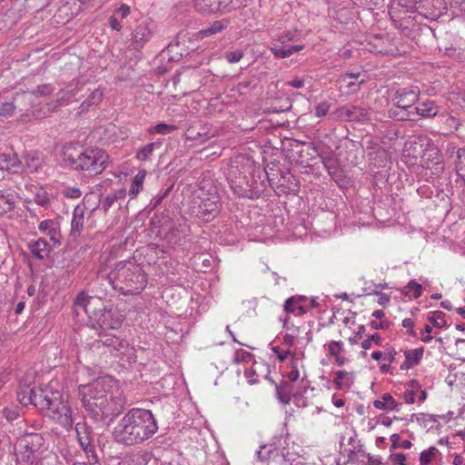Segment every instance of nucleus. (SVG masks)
<instances>
[{
  "label": "nucleus",
  "mask_w": 465,
  "mask_h": 465,
  "mask_svg": "<svg viewBox=\"0 0 465 465\" xmlns=\"http://www.w3.org/2000/svg\"><path fill=\"white\" fill-rule=\"evenodd\" d=\"M343 351V343L341 341H331L328 344V352L331 357L340 355Z\"/></svg>",
  "instance_id": "obj_46"
},
{
  "label": "nucleus",
  "mask_w": 465,
  "mask_h": 465,
  "mask_svg": "<svg viewBox=\"0 0 465 465\" xmlns=\"http://www.w3.org/2000/svg\"><path fill=\"white\" fill-rule=\"evenodd\" d=\"M109 25H110V27L115 31H120L123 27L121 22L114 15L110 16Z\"/></svg>",
  "instance_id": "obj_64"
},
{
  "label": "nucleus",
  "mask_w": 465,
  "mask_h": 465,
  "mask_svg": "<svg viewBox=\"0 0 465 465\" xmlns=\"http://www.w3.org/2000/svg\"><path fill=\"white\" fill-rule=\"evenodd\" d=\"M53 395L50 391L38 388L36 395H35V407L41 411L52 410L53 405L55 404Z\"/></svg>",
  "instance_id": "obj_19"
},
{
  "label": "nucleus",
  "mask_w": 465,
  "mask_h": 465,
  "mask_svg": "<svg viewBox=\"0 0 465 465\" xmlns=\"http://www.w3.org/2000/svg\"><path fill=\"white\" fill-rule=\"evenodd\" d=\"M35 202L40 206H46L50 203V198L45 192L40 190L35 194Z\"/></svg>",
  "instance_id": "obj_50"
},
{
  "label": "nucleus",
  "mask_w": 465,
  "mask_h": 465,
  "mask_svg": "<svg viewBox=\"0 0 465 465\" xmlns=\"http://www.w3.org/2000/svg\"><path fill=\"white\" fill-rule=\"evenodd\" d=\"M96 300L85 295L84 293H80L75 299V305L81 306L84 308L85 313L89 316L90 320H92L93 327L96 328V325L100 329L104 330H114L116 329V325L118 322H112V312L111 310H107L105 306H102L100 308H96L94 303ZM97 302H100V300H97Z\"/></svg>",
  "instance_id": "obj_6"
},
{
  "label": "nucleus",
  "mask_w": 465,
  "mask_h": 465,
  "mask_svg": "<svg viewBox=\"0 0 465 465\" xmlns=\"http://www.w3.org/2000/svg\"><path fill=\"white\" fill-rule=\"evenodd\" d=\"M117 14H119L121 15V17L124 19V18H126L129 15H130V12H131V9H130V6L125 5V4H123L121 5V6L116 10Z\"/></svg>",
  "instance_id": "obj_63"
},
{
  "label": "nucleus",
  "mask_w": 465,
  "mask_h": 465,
  "mask_svg": "<svg viewBox=\"0 0 465 465\" xmlns=\"http://www.w3.org/2000/svg\"><path fill=\"white\" fill-rule=\"evenodd\" d=\"M25 163L31 173L37 172L42 167V160L38 152H31L25 155Z\"/></svg>",
  "instance_id": "obj_34"
},
{
  "label": "nucleus",
  "mask_w": 465,
  "mask_h": 465,
  "mask_svg": "<svg viewBox=\"0 0 465 465\" xmlns=\"http://www.w3.org/2000/svg\"><path fill=\"white\" fill-rule=\"evenodd\" d=\"M436 450L437 449L435 447H431L428 450H423L420 454V465H428L430 462L432 457L435 455Z\"/></svg>",
  "instance_id": "obj_45"
},
{
  "label": "nucleus",
  "mask_w": 465,
  "mask_h": 465,
  "mask_svg": "<svg viewBox=\"0 0 465 465\" xmlns=\"http://www.w3.org/2000/svg\"><path fill=\"white\" fill-rule=\"evenodd\" d=\"M217 5H220V12H231L234 6L232 5V0H217Z\"/></svg>",
  "instance_id": "obj_58"
},
{
  "label": "nucleus",
  "mask_w": 465,
  "mask_h": 465,
  "mask_svg": "<svg viewBox=\"0 0 465 465\" xmlns=\"http://www.w3.org/2000/svg\"><path fill=\"white\" fill-rule=\"evenodd\" d=\"M98 331V339H95L94 342L89 343L90 349H100L101 346H104L110 349L112 352L114 351L115 357L122 356H132L134 353V348L129 345L127 341L117 337L113 333H108L104 329Z\"/></svg>",
  "instance_id": "obj_8"
},
{
  "label": "nucleus",
  "mask_w": 465,
  "mask_h": 465,
  "mask_svg": "<svg viewBox=\"0 0 465 465\" xmlns=\"http://www.w3.org/2000/svg\"><path fill=\"white\" fill-rule=\"evenodd\" d=\"M191 209L196 217L209 222L219 213L220 197L216 192H205L201 189L193 199Z\"/></svg>",
  "instance_id": "obj_7"
},
{
  "label": "nucleus",
  "mask_w": 465,
  "mask_h": 465,
  "mask_svg": "<svg viewBox=\"0 0 465 465\" xmlns=\"http://www.w3.org/2000/svg\"><path fill=\"white\" fill-rule=\"evenodd\" d=\"M419 95L420 89L417 86L402 88L396 92L393 101L398 109L414 110Z\"/></svg>",
  "instance_id": "obj_12"
},
{
  "label": "nucleus",
  "mask_w": 465,
  "mask_h": 465,
  "mask_svg": "<svg viewBox=\"0 0 465 465\" xmlns=\"http://www.w3.org/2000/svg\"><path fill=\"white\" fill-rule=\"evenodd\" d=\"M145 175L146 172L144 170H140L138 173L134 177L129 190V195L132 199L135 198L143 189Z\"/></svg>",
  "instance_id": "obj_33"
},
{
  "label": "nucleus",
  "mask_w": 465,
  "mask_h": 465,
  "mask_svg": "<svg viewBox=\"0 0 465 465\" xmlns=\"http://www.w3.org/2000/svg\"><path fill=\"white\" fill-rule=\"evenodd\" d=\"M255 173H258L260 177L262 170L252 158L245 155L235 156L228 169L227 179L231 188L239 196L251 198L253 192L259 190L257 181L254 179Z\"/></svg>",
  "instance_id": "obj_3"
},
{
  "label": "nucleus",
  "mask_w": 465,
  "mask_h": 465,
  "mask_svg": "<svg viewBox=\"0 0 465 465\" xmlns=\"http://www.w3.org/2000/svg\"><path fill=\"white\" fill-rule=\"evenodd\" d=\"M162 145H163L162 142H159V141L149 143L145 144L144 146L139 148L136 151L135 158L138 161H142V162L147 161L151 158L153 152L157 149H160L162 147Z\"/></svg>",
  "instance_id": "obj_27"
},
{
  "label": "nucleus",
  "mask_w": 465,
  "mask_h": 465,
  "mask_svg": "<svg viewBox=\"0 0 465 465\" xmlns=\"http://www.w3.org/2000/svg\"><path fill=\"white\" fill-rule=\"evenodd\" d=\"M28 247L35 258L38 260H44L54 248H57L58 246H53V243L50 241L47 242L44 238H39L37 241L30 242Z\"/></svg>",
  "instance_id": "obj_17"
},
{
  "label": "nucleus",
  "mask_w": 465,
  "mask_h": 465,
  "mask_svg": "<svg viewBox=\"0 0 465 465\" xmlns=\"http://www.w3.org/2000/svg\"><path fill=\"white\" fill-rule=\"evenodd\" d=\"M256 374L255 371L252 368L246 369L244 371V376L248 379V383L251 385L256 384L258 382L257 380L253 379V376Z\"/></svg>",
  "instance_id": "obj_62"
},
{
  "label": "nucleus",
  "mask_w": 465,
  "mask_h": 465,
  "mask_svg": "<svg viewBox=\"0 0 465 465\" xmlns=\"http://www.w3.org/2000/svg\"><path fill=\"white\" fill-rule=\"evenodd\" d=\"M400 439H401L400 435L397 433H394L391 436V450H395L398 448H402V449L408 450L412 446L411 442L408 440H403L402 443H400Z\"/></svg>",
  "instance_id": "obj_41"
},
{
  "label": "nucleus",
  "mask_w": 465,
  "mask_h": 465,
  "mask_svg": "<svg viewBox=\"0 0 465 465\" xmlns=\"http://www.w3.org/2000/svg\"><path fill=\"white\" fill-rule=\"evenodd\" d=\"M365 331H366L365 326L361 325L358 328V331L355 333V335L353 337L349 338L350 343L357 344L362 339V336H363Z\"/></svg>",
  "instance_id": "obj_56"
},
{
  "label": "nucleus",
  "mask_w": 465,
  "mask_h": 465,
  "mask_svg": "<svg viewBox=\"0 0 465 465\" xmlns=\"http://www.w3.org/2000/svg\"><path fill=\"white\" fill-rule=\"evenodd\" d=\"M389 114L391 117L399 121L414 120V116H416L413 109H408V111L406 109H399V111L391 109Z\"/></svg>",
  "instance_id": "obj_38"
},
{
  "label": "nucleus",
  "mask_w": 465,
  "mask_h": 465,
  "mask_svg": "<svg viewBox=\"0 0 465 465\" xmlns=\"http://www.w3.org/2000/svg\"><path fill=\"white\" fill-rule=\"evenodd\" d=\"M446 314L441 311L432 312L428 316V321L436 328H444L447 326L445 320Z\"/></svg>",
  "instance_id": "obj_37"
},
{
  "label": "nucleus",
  "mask_w": 465,
  "mask_h": 465,
  "mask_svg": "<svg viewBox=\"0 0 465 465\" xmlns=\"http://www.w3.org/2000/svg\"><path fill=\"white\" fill-rule=\"evenodd\" d=\"M271 52L276 58H286L292 55V52L288 48L272 47Z\"/></svg>",
  "instance_id": "obj_51"
},
{
  "label": "nucleus",
  "mask_w": 465,
  "mask_h": 465,
  "mask_svg": "<svg viewBox=\"0 0 465 465\" xmlns=\"http://www.w3.org/2000/svg\"><path fill=\"white\" fill-rule=\"evenodd\" d=\"M217 0H193L195 9L200 13L218 12L220 5Z\"/></svg>",
  "instance_id": "obj_30"
},
{
  "label": "nucleus",
  "mask_w": 465,
  "mask_h": 465,
  "mask_svg": "<svg viewBox=\"0 0 465 465\" xmlns=\"http://www.w3.org/2000/svg\"><path fill=\"white\" fill-rule=\"evenodd\" d=\"M62 194L66 197V198H70V199H77L81 196L82 194V192L79 188L77 187H65L63 191H62Z\"/></svg>",
  "instance_id": "obj_47"
},
{
  "label": "nucleus",
  "mask_w": 465,
  "mask_h": 465,
  "mask_svg": "<svg viewBox=\"0 0 465 465\" xmlns=\"http://www.w3.org/2000/svg\"><path fill=\"white\" fill-rule=\"evenodd\" d=\"M286 84L295 89H301L304 86V80L300 77H295L289 81Z\"/></svg>",
  "instance_id": "obj_61"
},
{
  "label": "nucleus",
  "mask_w": 465,
  "mask_h": 465,
  "mask_svg": "<svg viewBox=\"0 0 465 465\" xmlns=\"http://www.w3.org/2000/svg\"><path fill=\"white\" fill-rule=\"evenodd\" d=\"M127 194L125 188H121L119 190H115L108 193L104 202H103V209L104 212H107L110 207L118 200L125 198Z\"/></svg>",
  "instance_id": "obj_32"
},
{
  "label": "nucleus",
  "mask_w": 465,
  "mask_h": 465,
  "mask_svg": "<svg viewBox=\"0 0 465 465\" xmlns=\"http://www.w3.org/2000/svg\"><path fill=\"white\" fill-rule=\"evenodd\" d=\"M423 347L405 351V361L401 364V370L407 371L413 367L414 365L419 364L423 356Z\"/></svg>",
  "instance_id": "obj_20"
},
{
  "label": "nucleus",
  "mask_w": 465,
  "mask_h": 465,
  "mask_svg": "<svg viewBox=\"0 0 465 465\" xmlns=\"http://www.w3.org/2000/svg\"><path fill=\"white\" fill-rule=\"evenodd\" d=\"M103 99V92L99 89L94 90L89 96L81 104L82 111L87 110L88 107L99 104Z\"/></svg>",
  "instance_id": "obj_36"
},
{
  "label": "nucleus",
  "mask_w": 465,
  "mask_h": 465,
  "mask_svg": "<svg viewBox=\"0 0 465 465\" xmlns=\"http://www.w3.org/2000/svg\"><path fill=\"white\" fill-rule=\"evenodd\" d=\"M401 325L407 329L408 334L413 338L417 337V333L413 330L414 321L411 318H406L402 321Z\"/></svg>",
  "instance_id": "obj_53"
},
{
  "label": "nucleus",
  "mask_w": 465,
  "mask_h": 465,
  "mask_svg": "<svg viewBox=\"0 0 465 465\" xmlns=\"http://www.w3.org/2000/svg\"><path fill=\"white\" fill-rule=\"evenodd\" d=\"M432 331V327L430 325H426L424 328V331L421 333L420 340L428 343L432 340V336L430 335V333Z\"/></svg>",
  "instance_id": "obj_60"
},
{
  "label": "nucleus",
  "mask_w": 465,
  "mask_h": 465,
  "mask_svg": "<svg viewBox=\"0 0 465 465\" xmlns=\"http://www.w3.org/2000/svg\"><path fill=\"white\" fill-rule=\"evenodd\" d=\"M107 278L114 289L124 295L138 294L147 283L142 266L132 261L119 262Z\"/></svg>",
  "instance_id": "obj_4"
},
{
  "label": "nucleus",
  "mask_w": 465,
  "mask_h": 465,
  "mask_svg": "<svg viewBox=\"0 0 465 465\" xmlns=\"http://www.w3.org/2000/svg\"><path fill=\"white\" fill-rule=\"evenodd\" d=\"M422 292L421 284L418 283L415 280L410 281V282L405 286L402 293L405 296H409L410 298L418 299Z\"/></svg>",
  "instance_id": "obj_35"
},
{
  "label": "nucleus",
  "mask_w": 465,
  "mask_h": 465,
  "mask_svg": "<svg viewBox=\"0 0 465 465\" xmlns=\"http://www.w3.org/2000/svg\"><path fill=\"white\" fill-rule=\"evenodd\" d=\"M38 230L49 237V241L53 243V246L61 245L62 235L60 223L56 219L42 221L38 225Z\"/></svg>",
  "instance_id": "obj_14"
},
{
  "label": "nucleus",
  "mask_w": 465,
  "mask_h": 465,
  "mask_svg": "<svg viewBox=\"0 0 465 465\" xmlns=\"http://www.w3.org/2000/svg\"><path fill=\"white\" fill-rule=\"evenodd\" d=\"M354 110L355 105L349 104L339 107L332 114L341 121L353 122L355 121Z\"/></svg>",
  "instance_id": "obj_28"
},
{
  "label": "nucleus",
  "mask_w": 465,
  "mask_h": 465,
  "mask_svg": "<svg viewBox=\"0 0 465 465\" xmlns=\"http://www.w3.org/2000/svg\"><path fill=\"white\" fill-rule=\"evenodd\" d=\"M353 372H348L346 371H338L335 373L333 383L336 389L341 390L344 388H350L353 383Z\"/></svg>",
  "instance_id": "obj_26"
},
{
  "label": "nucleus",
  "mask_w": 465,
  "mask_h": 465,
  "mask_svg": "<svg viewBox=\"0 0 465 465\" xmlns=\"http://www.w3.org/2000/svg\"><path fill=\"white\" fill-rule=\"evenodd\" d=\"M158 430L157 421L149 410L134 408L124 414L114 430V440L126 446L143 443Z\"/></svg>",
  "instance_id": "obj_2"
},
{
  "label": "nucleus",
  "mask_w": 465,
  "mask_h": 465,
  "mask_svg": "<svg viewBox=\"0 0 465 465\" xmlns=\"http://www.w3.org/2000/svg\"><path fill=\"white\" fill-rule=\"evenodd\" d=\"M87 461L74 462L72 465H99L96 454H85Z\"/></svg>",
  "instance_id": "obj_57"
},
{
  "label": "nucleus",
  "mask_w": 465,
  "mask_h": 465,
  "mask_svg": "<svg viewBox=\"0 0 465 465\" xmlns=\"http://www.w3.org/2000/svg\"><path fill=\"white\" fill-rule=\"evenodd\" d=\"M0 169L17 173L23 171L24 166L16 154H0Z\"/></svg>",
  "instance_id": "obj_18"
},
{
  "label": "nucleus",
  "mask_w": 465,
  "mask_h": 465,
  "mask_svg": "<svg viewBox=\"0 0 465 465\" xmlns=\"http://www.w3.org/2000/svg\"><path fill=\"white\" fill-rule=\"evenodd\" d=\"M272 351L277 355L279 361L283 362L289 355H292L290 351H282L280 347L272 348Z\"/></svg>",
  "instance_id": "obj_54"
},
{
  "label": "nucleus",
  "mask_w": 465,
  "mask_h": 465,
  "mask_svg": "<svg viewBox=\"0 0 465 465\" xmlns=\"http://www.w3.org/2000/svg\"><path fill=\"white\" fill-rule=\"evenodd\" d=\"M84 221V210L80 205H77L73 213L71 221V235L77 237L83 231Z\"/></svg>",
  "instance_id": "obj_21"
},
{
  "label": "nucleus",
  "mask_w": 465,
  "mask_h": 465,
  "mask_svg": "<svg viewBox=\"0 0 465 465\" xmlns=\"http://www.w3.org/2000/svg\"><path fill=\"white\" fill-rule=\"evenodd\" d=\"M15 105L13 102H6L0 104V116L2 117H11L15 111Z\"/></svg>",
  "instance_id": "obj_43"
},
{
  "label": "nucleus",
  "mask_w": 465,
  "mask_h": 465,
  "mask_svg": "<svg viewBox=\"0 0 465 465\" xmlns=\"http://www.w3.org/2000/svg\"><path fill=\"white\" fill-rule=\"evenodd\" d=\"M44 444V439L40 434L30 433L23 436L17 442V460L21 463H31L35 460V453Z\"/></svg>",
  "instance_id": "obj_9"
},
{
  "label": "nucleus",
  "mask_w": 465,
  "mask_h": 465,
  "mask_svg": "<svg viewBox=\"0 0 465 465\" xmlns=\"http://www.w3.org/2000/svg\"><path fill=\"white\" fill-rule=\"evenodd\" d=\"M276 397L284 405L290 403L293 391V386L288 381H282L276 385Z\"/></svg>",
  "instance_id": "obj_25"
},
{
  "label": "nucleus",
  "mask_w": 465,
  "mask_h": 465,
  "mask_svg": "<svg viewBox=\"0 0 465 465\" xmlns=\"http://www.w3.org/2000/svg\"><path fill=\"white\" fill-rule=\"evenodd\" d=\"M0 200H4L9 205V210L14 208L15 194L13 192L0 190Z\"/></svg>",
  "instance_id": "obj_48"
},
{
  "label": "nucleus",
  "mask_w": 465,
  "mask_h": 465,
  "mask_svg": "<svg viewBox=\"0 0 465 465\" xmlns=\"http://www.w3.org/2000/svg\"><path fill=\"white\" fill-rule=\"evenodd\" d=\"M72 147H67L64 152V159L72 167L88 176L101 173L110 163L109 155L100 148L85 149L80 152H71ZM75 150V148H74Z\"/></svg>",
  "instance_id": "obj_5"
},
{
  "label": "nucleus",
  "mask_w": 465,
  "mask_h": 465,
  "mask_svg": "<svg viewBox=\"0 0 465 465\" xmlns=\"http://www.w3.org/2000/svg\"><path fill=\"white\" fill-rule=\"evenodd\" d=\"M415 114L425 118H430L437 115L439 113V106L434 101L426 100L418 104L415 107Z\"/></svg>",
  "instance_id": "obj_22"
},
{
  "label": "nucleus",
  "mask_w": 465,
  "mask_h": 465,
  "mask_svg": "<svg viewBox=\"0 0 465 465\" xmlns=\"http://www.w3.org/2000/svg\"><path fill=\"white\" fill-rule=\"evenodd\" d=\"M373 405L378 410L399 411V404L390 393H384L381 400L374 401Z\"/></svg>",
  "instance_id": "obj_29"
},
{
  "label": "nucleus",
  "mask_w": 465,
  "mask_h": 465,
  "mask_svg": "<svg viewBox=\"0 0 465 465\" xmlns=\"http://www.w3.org/2000/svg\"><path fill=\"white\" fill-rule=\"evenodd\" d=\"M229 25L230 20L228 19L216 20L211 23L206 27L200 30L199 35L202 37H208L223 32L229 26Z\"/></svg>",
  "instance_id": "obj_23"
},
{
  "label": "nucleus",
  "mask_w": 465,
  "mask_h": 465,
  "mask_svg": "<svg viewBox=\"0 0 465 465\" xmlns=\"http://www.w3.org/2000/svg\"><path fill=\"white\" fill-rule=\"evenodd\" d=\"M330 104L327 102L320 103L315 106V115L317 117L325 116L330 110Z\"/></svg>",
  "instance_id": "obj_52"
},
{
  "label": "nucleus",
  "mask_w": 465,
  "mask_h": 465,
  "mask_svg": "<svg viewBox=\"0 0 465 465\" xmlns=\"http://www.w3.org/2000/svg\"><path fill=\"white\" fill-rule=\"evenodd\" d=\"M460 147H457V145L454 143H449L446 146L445 153L446 155L449 158H454V165L456 164L458 161V151Z\"/></svg>",
  "instance_id": "obj_49"
},
{
  "label": "nucleus",
  "mask_w": 465,
  "mask_h": 465,
  "mask_svg": "<svg viewBox=\"0 0 465 465\" xmlns=\"http://www.w3.org/2000/svg\"><path fill=\"white\" fill-rule=\"evenodd\" d=\"M244 52L241 49L228 51L225 54V59L230 64H235L241 61L243 57Z\"/></svg>",
  "instance_id": "obj_42"
},
{
  "label": "nucleus",
  "mask_w": 465,
  "mask_h": 465,
  "mask_svg": "<svg viewBox=\"0 0 465 465\" xmlns=\"http://www.w3.org/2000/svg\"><path fill=\"white\" fill-rule=\"evenodd\" d=\"M78 395L88 415L96 422L114 420L124 410L125 397L112 379L102 378L80 385Z\"/></svg>",
  "instance_id": "obj_1"
},
{
  "label": "nucleus",
  "mask_w": 465,
  "mask_h": 465,
  "mask_svg": "<svg viewBox=\"0 0 465 465\" xmlns=\"http://www.w3.org/2000/svg\"><path fill=\"white\" fill-rule=\"evenodd\" d=\"M153 223L154 225L159 223V226H161V227L168 226L170 229L172 228L171 218L168 215H165V214H162V216L157 221L153 220Z\"/></svg>",
  "instance_id": "obj_59"
},
{
  "label": "nucleus",
  "mask_w": 465,
  "mask_h": 465,
  "mask_svg": "<svg viewBox=\"0 0 465 465\" xmlns=\"http://www.w3.org/2000/svg\"><path fill=\"white\" fill-rule=\"evenodd\" d=\"M152 32L146 24H140L133 33V39L138 47H143L150 40Z\"/></svg>",
  "instance_id": "obj_24"
},
{
  "label": "nucleus",
  "mask_w": 465,
  "mask_h": 465,
  "mask_svg": "<svg viewBox=\"0 0 465 465\" xmlns=\"http://www.w3.org/2000/svg\"><path fill=\"white\" fill-rule=\"evenodd\" d=\"M53 89L49 84H43L37 86V88L34 91V94H35L38 96H45L52 93Z\"/></svg>",
  "instance_id": "obj_55"
},
{
  "label": "nucleus",
  "mask_w": 465,
  "mask_h": 465,
  "mask_svg": "<svg viewBox=\"0 0 465 465\" xmlns=\"http://www.w3.org/2000/svg\"><path fill=\"white\" fill-rule=\"evenodd\" d=\"M185 138L188 141H194L198 144H203L213 137L211 127L207 124L191 125L185 131Z\"/></svg>",
  "instance_id": "obj_15"
},
{
  "label": "nucleus",
  "mask_w": 465,
  "mask_h": 465,
  "mask_svg": "<svg viewBox=\"0 0 465 465\" xmlns=\"http://www.w3.org/2000/svg\"><path fill=\"white\" fill-rule=\"evenodd\" d=\"M77 440L85 454H95L94 438V434L91 426L85 421L75 423Z\"/></svg>",
  "instance_id": "obj_11"
},
{
  "label": "nucleus",
  "mask_w": 465,
  "mask_h": 465,
  "mask_svg": "<svg viewBox=\"0 0 465 465\" xmlns=\"http://www.w3.org/2000/svg\"><path fill=\"white\" fill-rule=\"evenodd\" d=\"M354 115L355 121L358 122H367L370 120L369 110L365 107L355 105Z\"/></svg>",
  "instance_id": "obj_44"
},
{
  "label": "nucleus",
  "mask_w": 465,
  "mask_h": 465,
  "mask_svg": "<svg viewBox=\"0 0 465 465\" xmlns=\"http://www.w3.org/2000/svg\"><path fill=\"white\" fill-rule=\"evenodd\" d=\"M284 311L287 313H292L298 311L299 315H303L308 312V309L300 302V299H296V296L288 298L284 302Z\"/></svg>",
  "instance_id": "obj_31"
},
{
  "label": "nucleus",
  "mask_w": 465,
  "mask_h": 465,
  "mask_svg": "<svg viewBox=\"0 0 465 465\" xmlns=\"http://www.w3.org/2000/svg\"><path fill=\"white\" fill-rule=\"evenodd\" d=\"M54 401L55 404L49 410L50 417L64 429L70 430L75 421L72 409L66 403L58 401L57 398Z\"/></svg>",
  "instance_id": "obj_10"
},
{
  "label": "nucleus",
  "mask_w": 465,
  "mask_h": 465,
  "mask_svg": "<svg viewBox=\"0 0 465 465\" xmlns=\"http://www.w3.org/2000/svg\"><path fill=\"white\" fill-rule=\"evenodd\" d=\"M264 172L272 188L276 187L280 192L286 193L288 191H294L295 187H297L295 178L288 171L281 172V177L278 182L275 181L272 168L270 171L264 170Z\"/></svg>",
  "instance_id": "obj_13"
},
{
  "label": "nucleus",
  "mask_w": 465,
  "mask_h": 465,
  "mask_svg": "<svg viewBox=\"0 0 465 465\" xmlns=\"http://www.w3.org/2000/svg\"><path fill=\"white\" fill-rule=\"evenodd\" d=\"M32 392L30 386H24L17 391V400L22 405L27 406L31 403V398L29 394Z\"/></svg>",
  "instance_id": "obj_40"
},
{
  "label": "nucleus",
  "mask_w": 465,
  "mask_h": 465,
  "mask_svg": "<svg viewBox=\"0 0 465 465\" xmlns=\"http://www.w3.org/2000/svg\"><path fill=\"white\" fill-rule=\"evenodd\" d=\"M258 459L261 461L272 460L279 465H291L284 456L280 453L279 450L273 448L272 445H262L256 452Z\"/></svg>",
  "instance_id": "obj_16"
},
{
  "label": "nucleus",
  "mask_w": 465,
  "mask_h": 465,
  "mask_svg": "<svg viewBox=\"0 0 465 465\" xmlns=\"http://www.w3.org/2000/svg\"><path fill=\"white\" fill-rule=\"evenodd\" d=\"M176 126L173 124H167L164 123H161L156 124L155 126H153L149 129L150 134H171L173 131L176 130Z\"/></svg>",
  "instance_id": "obj_39"
}]
</instances>
